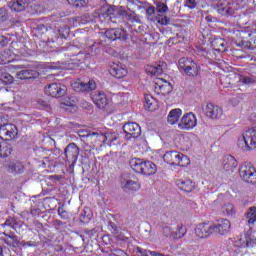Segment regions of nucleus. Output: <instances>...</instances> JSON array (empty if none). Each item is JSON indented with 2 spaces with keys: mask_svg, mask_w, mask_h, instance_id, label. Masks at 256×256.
Returning a JSON list of instances; mask_svg holds the SVG:
<instances>
[{
  "mask_svg": "<svg viewBox=\"0 0 256 256\" xmlns=\"http://www.w3.org/2000/svg\"><path fill=\"white\" fill-rule=\"evenodd\" d=\"M163 159L168 165H177L178 167H187L191 163L189 157L177 151L166 152Z\"/></svg>",
  "mask_w": 256,
  "mask_h": 256,
  "instance_id": "f257e3e1",
  "label": "nucleus"
},
{
  "mask_svg": "<svg viewBox=\"0 0 256 256\" xmlns=\"http://www.w3.org/2000/svg\"><path fill=\"white\" fill-rule=\"evenodd\" d=\"M238 147L246 151L256 149V127L248 129L243 137L238 140Z\"/></svg>",
  "mask_w": 256,
  "mask_h": 256,
  "instance_id": "f03ea898",
  "label": "nucleus"
},
{
  "mask_svg": "<svg viewBox=\"0 0 256 256\" xmlns=\"http://www.w3.org/2000/svg\"><path fill=\"white\" fill-rule=\"evenodd\" d=\"M178 69L184 71L188 77H197V75H199L197 63L189 58H180L178 61Z\"/></svg>",
  "mask_w": 256,
  "mask_h": 256,
  "instance_id": "7ed1b4c3",
  "label": "nucleus"
},
{
  "mask_svg": "<svg viewBox=\"0 0 256 256\" xmlns=\"http://www.w3.org/2000/svg\"><path fill=\"white\" fill-rule=\"evenodd\" d=\"M19 133L15 124H3L0 126V139L4 141H11L15 139Z\"/></svg>",
  "mask_w": 256,
  "mask_h": 256,
  "instance_id": "20e7f679",
  "label": "nucleus"
},
{
  "mask_svg": "<svg viewBox=\"0 0 256 256\" xmlns=\"http://www.w3.org/2000/svg\"><path fill=\"white\" fill-rule=\"evenodd\" d=\"M240 177L246 183H256V171L251 164H244L240 168Z\"/></svg>",
  "mask_w": 256,
  "mask_h": 256,
  "instance_id": "39448f33",
  "label": "nucleus"
},
{
  "mask_svg": "<svg viewBox=\"0 0 256 256\" xmlns=\"http://www.w3.org/2000/svg\"><path fill=\"white\" fill-rule=\"evenodd\" d=\"M45 93L50 97H63L67 93V87L61 83H52L45 87Z\"/></svg>",
  "mask_w": 256,
  "mask_h": 256,
  "instance_id": "423d86ee",
  "label": "nucleus"
},
{
  "mask_svg": "<svg viewBox=\"0 0 256 256\" xmlns=\"http://www.w3.org/2000/svg\"><path fill=\"white\" fill-rule=\"evenodd\" d=\"M178 127L179 129H186L187 131H189V129H194V127H197V116L192 112L184 114Z\"/></svg>",
  "mask_w": 256,
  "mask_h": 256,
  "instance_id": "0eeeda50",
  "label": "nucleus"
},
{
  "mask_svg": "<svg viewBox=\"0 0 256 256\" xmlns=\"http://www.w3.org/2000/svg\"><path fill=\"white\" fill-rule=\"evenodd\" d=\"M105 37H107V39H111L112 41H117V39L127 41L129 39V34H127L125 30L121 28H111L105 31Z\"/></svg>",
  "mask_w": 256,
  "mask_h": 256,
  "instance_id": "6e6552de",
  "label": "nucleus"
},
{
  "mask_svg": "<svg viewBox=\"0 0 256 256\" xmlns=\"http://www.w3.org/2000/svg\"><path fill=\"white\" fill-rule=\"evenodd\" d=\"M203 112L209 119H220L221 115H223V109L213 103L203 106Z\"/></svg>",
  "mask_w": 256,
  "mask_h": 256,
  "instance_id": "1a4fd4ad",
  "label": "nucleus"
},
{
  "mask_svg": "<svg viewBox=\"0 0 256 256\" xmlns=\"http://www.w3.org/2000/svg\"><path fill=\"white\" fill-rule=\"evenodd\" d=\"M128 139H137L141 135V126L136 122H128L123 126Z\"/></svg>",
  "mask_w": 256,
  "mask_h": 256,
  "instance_id": "9d476101",
  "label": "nucleus"
},
{
  "mask_svg": "<svg viewBox=\"0 0 256 256\" xmlns=\"http://www.w3.org/2000/svg\"><path fill=\"white\" fill-rule=\"evenodd\" d=\"M195 235L199 239H207L210 235H213V225L209 223H200L195 228Z\"/></svg>",
  "mask_w": 256,
  "mask_h": 256,
  "instance_id": "9b49d317",
  "label": "nucleus"
},
{
  "mask_svg": "<svg viewBox=\"0 0 256 256\" xmlns=\"http://www.w3.org/2000/svg\"><path fill=\"white\" fill-rule=\"evenodd\" d=\"M64 155L67 161L74 165V163H77V159L79 157V147L76 146L75 143L68 144L64 150Z\"/></svg>",
  "mask_w": 256,
  "mask_h": 256,
  "instance_id": "f8f14e48",
  "label": "nucleus"
},
{
  "mask_svg": "<svg viewBox=\"0 0 256 256\" xmlns=\"http://www.w3.org/2000/svg\"><path fill=\"white\" fill-rule=\"evenodd\" d=\"M93 103L98 109H105L109 105V98L105 92L96 91L92 94Z\"/></svg>",
  "mask_w": 256,
  "mask_h": 256,
  "instance_id": "ddd939ff",
  "label": "nucleus"
},
{
  "mask_svg": "<svg viewBox=\"0 0 256 256\" xmlns=\"http://www.w3.org/2000/svg\"><path fill=\"white\" fill-rule=\"evenodd\" d=\"M231 229V222L228 219H222L217 224H212V233H216L218 235H225L229 233Z\"/></svg>",
  "mask_w": 256,
  "mask_h": 256,
  "instance_id": "4468645a",
  "label": "nucleus"
},
{
  "mask_svg": "<svg viewBox=\"0 0 256 256\" xmlns=\"http://www.w3.org/2000/svg\"><path fill=\"white\" fill-rule=\"evenodd\" d=\"M88 137H99L100 139H103V143L106 145H112L117 141V139H119V135L113 132H107L104 135L97 132H91L88 134Z\"/></svg>",
  "mask_w": 256,
  "mask_h": 256,
  "instance_id": "2eb2a0df",
  "label": "nucleus"
},
{
  "mask_svg": "<svg viewBox=\"0 0 256 256\" xmlns=\"http://www.w3.org/2000/svg\"><path fill=\"white\" fill-rule=\"evenodd\" d=\"M74 91H77L78 93H85V91L89 92V91H95V89H97V84L93 81L90 80L87 83L84 82H75L72 85Z\"/></svg>",
  "mask_w": 256,
  "mask_h": 256,
  "instance_id": "dca6fc26",
  "label": "nucleus"
},
{
  "mask_svg": "<svg viewBox=\"0 0 256 256\" xmlns=\"http://www.w3.org/2000/svg\"><path fill=\"white\" fill-rule=\"evenodd\" d=\"M127 68L123 67L121 64L113 63L110 66V75L112 77H116V79H123V77H127Z\"/></svg>",
  "mask_w": 256,
  "mask_h": 256,
  "instance_id": "f3484780",
  "label": "nucleus"
},
{
  "mask_svg": "<svg viewBox=\"0 0 256 256\" xmlns=\"http://www.w3.org/2000/svg\"><path fill=\"white\" fill-rule=\"evenodd\" d=\"M29 3V0H13L8 3V7H10L12 11L20 13L21 11H25V9L29 7Z\"/></svg>",
  "mask_w": 256,
  "mask_h": 256,
  "instance_id": "a211bd4d",
  "label": "nucleus"
},
{
  "mask_svg": "<svg viewBox=\"0 0 256 256\" xmlns=\"http://www.w3.org/2000/svg\"><path fill=\"white\" fill-rule=\"evenodd\" d=\"M165 69H167V63L165 62H159L158 64L148 65L146 67V71L150 75H163Z\"/></svg>",
  "mask_w": 256,
  "mask_h": 256,
  "instance_id": "6ab92c4d",
  "label": "nucleus"
},
{
  "mask_svg": "<svg viewBox=\"0 0 256 256\" xmlns=\"http://www.w3.org/2000/svg\"><path fill=\"white\" fill-rule=\"evenodd\" d=\"M237 159L233 157L232 155H227L223 158L222 166L224 171H235L237 169Z\"/></svg>",
  "mask_w": 256,
  "mask_h": 256,
  "instance_id": "aec40b11",
  "label": "nucleus"
},
{
  "mask_svg": "<svg viewBox=\"0 0 256 256\" xmlns=\"http://www.w3.org/2000/svg\"><path fill=\"white\" fill-rule=\"evenodd\" d=\"M176 185L180 189V191H184V193H191L195 189V182L192 180H176Z\"/></svg>",
  "mask_w": 256,
  "mask_h": 256,
  "instance_id": "412c9836",
  "label": "nucleus"
},
{
  "mask_svg": "<svg viewBox=\"0 0 256 256\" xmlns=\"http://www.w3.org/2000/svg\"><path fill=\"white\" fill-rule=\"evenodd\" d=\"M118 13L121 15V17H125L127 21H130L131 23H139V16L137 13H135V11L130 9L126 10L125 8L121 7Z\"/></svg>",
  "mask_w": 256,
  "mask_h": 256,
  "instance_id": "4be33fe9",
  "label": "nucleus"
},
{
  "mask_svg": "<svg viewBox=\"0 0 256 256\" xmlns=\"http://www.w3.org/2000/svg\"><path fill=\"white\" fill-rule=\"evenodd\" d=\"M241 247H247V249H256L255 236L245 235L240 238Z\"/></svg>",
  "mask_w": 256,
  "mask_h": 256,
  "instance_id": "5701e85b",
  "label": "nucleus"
},
{
  "mask_svg": "<svg viewBox=\"0 0 256 256\" xmlns=\"http://www.w3.org/2000/svg\"><path fill=\"white\" fill-rule=\"evenodd\" d=\"M157 173V165L151 161H144L142 166V175H155Z\"/></svg>",
  "mask_w": 256,
  "mask_h": 256,
  "instance_id": "b1692460",
  "label": "nucleus"
},
{
  "mask_svg": "<svg viewBox=\"0 0 256 256\" xmlns=\"http://www.w3.org/2000/svg\"><path fill=\"white\" fill-rule=\"evenodd\" d=\"M4 237H2V241L8 245V247H13L14 249H17L19 247V239L16 235H9L5 232H3Z\"/></svg>",
  "mask_w": 256,
  "mask_h": 256,
  "instance_id": "393cba45",
  "label": "nucleus"
},
{
  "mask_svg": "<svg viewBox=\"0 0 256 256\" xmlns=\"http://www.w3.org/2000/svg\"><path fill=\"white\" fill-rule=\"evenodd\" d=\"M13 153V144L9 142H2L0 143V158L5 159L9 157Z\"/></svg>",
  "mask_w": 256,
  "mask_h": 256,
  "instance_id": "a878e982",
  "label": "nucleus"
},
{
  "mask_svg": "<svg viewBox=\"0 0 256 256\" xmlns=\"http://www.w3.org/2000/svg\"><path fill=\"white\" fill-rule=\"evenodd\" d=\"M182 114H183V111L179 108L171 110L168 114V123L170 125H175V123L179 121Z\"/></svg>",
  "mask_w": 256,
  "mask_h": 256,
  "instance_id": "bb28decb",
  "label": "nucleus"
},
{
  "mask_svg": "<svg viewBox=\"0 0 256 256\" xmlns=\"http://www.w3.org/2000/svg\"><path fill=\"white\" fill-rule=\"evenodd\" d=\"M13 60V52L9 49H5L0 52V65H7Z\"/></svg>",
  "mask_w": 256,
  "mask_h": 256,
  "instance_id": "cd10ccee",
  "label": "nucleus"
},
{
  "mask_svg": "<svg viewBox=\"0 0 256 256\" xmlns=\"http://www.w3.org/2000/svg\"><path fill=\"white\" fill-rule=\"evenodd\" d=\"M212 47L214 51H217L218 53H225V51H227V48L225 47V40L222 38H215L212 41Z\"/></svg>",
  "mask_w": 256,
  "mask_h": 256,
  "instance_id": "c85d7f7f",
  "label": "nucleus"
},
{
  "mask_svg": "<svg viewBox=\"0 0 256 256\" xmlns=\"http://www.w3.org/2000/svg\"><path fill=\"white\" fill-rule=\"evenodd\" d=\"M16 75L18 79L23 80V79H35V77H37V75L39 74L35 70H21L17 72Z\"/></svg>",
  "mask_w": 256,
  "mask_h": 256,
  "instance_id": "c756f323",
  "label": "nucleus"
},
{
  "mask_svg": "<svg viewBox=\"0 0 256 256\" xmlns=\"http://www.w3.org/2000/svg\"><path fill=\"white\" fill-rule=\"evenodd\" d=\"M145 104L144 107L148 111H155L157 109V100L151 95H146L144 98Z\"/></svg>",
  "mask_w": 256,
  "mask_h": 256,
  "instance_id": "7c9ffc66",
  "label": "nucleus"
},
{
  "mask_svg": "<svg viewBox=\"0 0 256 256\" xmlns=\"http://www.w3.org/2000/svg\"><path fill=\"white\" fill-rule=\"evenodd\" d=\"M145 161H142L140 158H132L130 160V167L136 173H142L143 171V164Z\"/></svg>",
  "mask_w": 256,
  "mask_h": 256,
  "instance_id": "2f4dec72",
  "label": "nucleus"
},
{
  "mask_svg": "<svg viewBox=\"0 0 256 256\" xmlns=\"http://www.w3.org/2000/svg\"><path fill=\"white\" fill-rule=\"evenodd\" d=\"M23 164L21 162H11L7 166L8 173H15V174H21L23 173Z\"/></svg>",
  "mask_w": 256,
  "mask_h": 256,
  "instance_id": "473e14b6",
  "label": "nucleus"
},
{
  "mask_svg": "<svg viewBox=\"0 0 256 256\" xmlns=\"http://www.w3.org/2000/svg\"><path fill=\"white\" fill-rule=\"evenodd\" d=\"M124 189L128 191H139L141 189V184L139 181L127 180L124 184Z\"/></svg>",
  "mask_w": 256,
  "mask_h": 256,
  "instance_id": "72a5a7b5",
  "label": "nucleus"
},
{
  "mask_svg": "<svg viewBox=\"0 0 256 256\" xmlns=\"http://www.w3.org/2000/svg\"><path fill=\"white\" fill-rule=\"evenodd\" d=\"M245 217L248 220L249 225H255L256 221V207H250L245 213Z\"/></svg>",
  "mask_w": 256,
  "mask_h": 256,
  "instance_id": "f704fd0d",
  "label": "nucleus"
},
{
  "mask_svg": "<svg viewBox=\"0 0 256 256\" xmlns=\"http://www.w3.org/2000/svg\"><path fill=\"white\" fill-rule=\"evenodd\" d=\"M69 5L75 7L76 9H83V7H87L89 0H67Z\"/></svg>",
  "mask_w": 256,
  "mask_h": 256,
  "instance_id": "c9c22d12",
  "label": "nucleus"
},
{
  "mask_svg": "<svg viewBox=\"0 0 256 256\" xmlns=\"http://www.w3.org/2000/svg\"><path fill=\"white\" fill-rule=\"evenodd\" d=\"M222 213L224 215L233 216L235 215V206L231 203H226L222 206Z\"/></svg>",
  "mask_w": 256,
  "mask_h": 256,
  "instance_id": "e433bc0d",
  "label": "nucleus"
},
{
  "mask_svg": "<svg viewBox=\"0 0 256 256\" xmlns=\"http://www.w3.org/2000/svg\"><path fill=\"white\" fill-rule=\"evenodd\" d=\"M185 233H187V228L181 225L176 232H172V237L173 239H181V237H185Z\"/></svg>",
  "mask_w": 256,
  "mask_h": 256,
  "instance_id": "4c0bfd02",
  "label": "nucleus"
},
{
  "mask_svg": "<svg viewBox=\"0 0 256 256\" xmlns=\"http://www.w3.org/2000/svg\"><path fill=\"white\" fill-rule=\"evenodd\" d=\"M146 15H147V19L149 21H151L152 23H155V21L157 19V15H155V7L154 6H150L147 8Z\"/></svg>",
  "mask_w": 256,
  "mask_h": 256,
  "instance_id": "58836bf2",
  "label": "nucleus"
},
{
  "mask_svg": "<svg viewBox=\"0 0 256 256\" xmlns=\"http://www.w3.org/2000/svg\"><path fill=\"white\" fill-rule=\"evenodd\" d=\"M0 81H2V83H4V85H11V83H13V81H15V78H13L11 76V74H9V73H3L0 76Z\"/></svg>",
  "mask_w": 256,
  "mask_h": 256,
  "instance_id": "ea45409f",
  "label": "nucleus"
},
{
  "mask_svg": "<svg viewBox=\"0 0 256 256\" xmlns=\"http://www.w3.org/2000/svg\"><path fill=\"white\" fill-rule=\"evenodd\" d=\"M58 35L61 39H67L69 37V27L63 25L58 29Z\"/></svg>",
  "mask_w": 256,
  "mask_h": 256,
  "instance_id": "a19ab883",
  "label": "nucleus"
},
{
  "mask_svg": "<svg viewBox=\"0 0 256 256\" xmlns=\"http://www.w3.org/2000/svg\"><path fill=\"white\" fill-rule=\"evenodd\" d=\"M159 89H160L161 93L163 95H165V94L171 93L173 91V86L171 85V83L165 81V83L163 85L159 86Z\"/></svg>",
  "mask_w": 256,
  "mask_h": 256,
  "instance_id": "79ce46f5",
  "label": "nucleus"
},
{
  "mask_svg": "<svg viewBox=\"0 0 256 256\" xmlns=\"http://www.w3.org/2000/svg\"><path fill=\"white\" fill-rule=\"evenodd\" d=\"M156 21H157V23H159V25H169L171 20L167 16L157 14L156 15Z\"/></svg>",
  "mask_w": 256,
  "mask_h": 256,
  "instance_id": "37998d69",
  "label": "nucleus"
},
{
  "mask_svg": "<svg viewBox=\"0 0 256 256\" xmlns=\"http://www.w3.org/2000/svg\"><path fill=\"white\" fill-rule=\"evenodd\" d=\"M156 11L157 13H167V11H169V7L163 2H157Z\"/></svg>",
  "mask_w": 256,
  "mask_h": 256,
  "instance_id": "c03bdc74",
  "label": "nucleus"
},
{
  "mask_svg": "<svg viewBox=\"0 0 256 256\" xmlns=\"http://www.w3.org/2000/svg\"><path fill=\"white\" fill-rule=\"evenodd\" d=\"M217 11L220 15H231V7H225L223 5H220Z\"/></svg>",
  "mask_w": 256,
  "mask_h": 256,
  "instance_id": "a18cd8bd",
  "label": "nucleus"
},
{
  "mask_svg": "<svg viewBox=\"0 0 256 256\" xmlns=\"http://www.w3.org/2000/svg\"><path fill=\"white\" fill-rule=\"evenodd\" d=\"M9 19V14L7 13V9L0 8V23H5Z\"/></svg>",
  "mask_w": 256,
  "mask_h": 256,
  "instance_id": "49530a36",
  "label": "nucleus"
},
{
  "mask_svg": "<svg viewBox=\"0 0 256 256\" xmlns=\"http://www.w3.org/2000/svg\"><path fill=\"white\" fill-rule=\"evenodd\" d=\"M184 7H187L188 9H195V7H197V1L196 0H186Z\"/></svg>",
  "mask_w": 256,
  "mask_h": 256,
  "instance_id": "de8ad7c7",
  "label": "nucleus"
},
{
  "mask_svg": "<svg viewBox=\"0 0 256 256\" xmlns=\"http://www.w3.org/2000/svg\"><path fill=\"white\" fill-rule=\"evenodd\" d=\"M240 82L244 85H253V83H255V79L251 77H242L240 78Z\"/></svg>",
  "mask_w": 256,
  "mask_h": 256,
  "instance_id": "09e8293b",
  "label": "nucleus"
},
{
  "mask_svg": "<svg viewBox=\"0 0 256 256\" xmlns=\"http://www.w3.org/2000/svg\"><path fill=\"white\" fill-rule=\"evenodd\" d=\"M162 233L164 237H173V232L171 231V228L168 226L162 228Z\"/></svg>",
  "mask_w": 256,
  "mask_h": 256,
  "instance_id": "8fccbe9b",
  "label": "nucleus"
},
{
  "mask_svg": "<svg viewBox=\"0 0 256 256\" xmlns=\"http://www.w3.org/2000/svg\"><path fill=\"white\" fill-rule=\"evenodd\" d=\"M84 233L86 235H88V237H93V235H95V233H97V229H85Z\"/></svg>",
  "mask_w": 256,
  "mask_h": 256,
  "instance_id": "3c124183",
  "label": "nucleus"
},
{
  "mask_svg": "<svg viewBox=\"0 0 256 256\" xmlns=\"http://www.w3.org/2000/svg\"><path fill=\"white\" fill-rule=\"evenodd\" d=\"M137 253H139L141 256H149L147 253H149V251L141 248V247H137L136 249Z\"/></svg>",
  "mask_w": 256,
  "mask_h": 256,
  "instance_id": "603ef678",
  "label": "nucleus"
},
{
  "mask_svg": "<svg viewBox=\"0 0 256 256\" xmlns=\"http://www.w3.org/2000/svg\"><path fill=\"white\" fill-rule=\"evenodd\" d=\"M38 105H40V107H44V108L49 107V103L45 100H38Z\"/></svg>",
  "mask_w": 256,
  "mask_h": 256,
  "instance_id": "864d4df0",
  "label": "nucleus"
},
{
  "mask_svg": "<svg viewBox=\"0 0 256 256\" xmlns=\"http://www.w3.org/2000/svg\"><path fill=\"white\" fill-rule=\"evenodd\" d=\"M148 253L151 255V256H166L165 254H161L157 251H151L149 250Z\"/></svg>",
  "mask_w": 256,
  "mask_h": 256,
  "instance_id": "5fc2aeb1",
  "label": "nucleus"
},
{
  "mask_svg": "<svg viewBox=\"0 0 256 256\" xmlns=\"http://www.w3.org/2000/svg\"><path fill=\"white\" fill-rule=\"evenodd\" d=\"M38 31H47V26L45 24H40L37 26Z\"/></svg>",
  "mask_w": 256,
  "mask_h": 256,
  "instance_id": "6e6d98bb",
  "label": "nucleus"
},
{
  "mask_svg": "<svg viewBox=\"0 0 256 256\" xmlns=\"http://www.w3.org/2000/svg\"><path fill=\"white\" fill-rule=\"evenodd\" d=\"M23 246H24V247H25V246H27V247H35V242L28 241V242H25V243L23 244Z\"/></svg>",
  "mask_w": 256,
  "mask_h": 256,
  "instance_id": "4d7b16f0",
  "label": "nucleus"
},
{
  "mask_svg": "<svg viewBox=\"0 0 256 256\" xmlns=\"http://www.w3.org/2000/svg\"><path fill=\"white\" fill-rule=\"evenodd\" d=\"M250 120L252 121V123H256V112L250 115Z\"/></svg>",
  "mask_w": 256,
  "mask_h": 256,
  "instance_id": "13d9d810",
  "label": "nucleus"
},
{
  "mask_svg": "<svg viewBox=\"0 0 256 256\" xmlns=\"http://www.w3.org/2000/svg\"><path fill=\"white\" fill-rule=\"evenodd\" d=\"M5 41H7V39L3 35H0V45H5Z\"/></svg>",
  "mask_w": 256,
  "mask_h": 256,
  "instance_id": "bf43d9fd",
  "label": "nucleus"
},
{
  "mask_svg": "<svg viewBox=\"0 0 256 256\" xmlns=\"http://www.w3.org/2000/svg\"><path fill=\"white\" fill-rule=\"evenodd\" d=\"M64 105H66L67 107H75V101H72V102H64Z\"/></svg>",
  "mask_w": 256,
  "mask_h": 256,
  "instance_id": "052dcab7",
  "label": "nucleus"
},
{
  "mask_svg": "<svg viewBox=\"0 0 256 256\" xmlns=\"http://www.w3.org/2000/svg\"><path fill=\"white\" fill-rule=\"evenodd\" d=\"M4 225L11 226V220H6V222L4 223Z\"/></svg>",
  "mask_w": 256,
  "mask_h": 256,
  "instance_id": "680f3d73",
  "label": "nucleus"
},
{
  "mask_svg": "<svg viewBox=\"0 0 256 256\" xmlns=\"http://www.w3.org/2000/svg\"><path fill=\"white\" fill-rule=\"evenodd\" d=\"M110 227H111L112 229H115V227H117V226H115V223L110 222Z\"/></svg>",
  "mask_w": 256,
  "mask_h": 256,
  "instance_id": "e2e57ef3",
  "label": "nucleus"
},
{
  "mask_svg": "<svg viewBox=\"0 0 256 256\" xmlns=\"http://www.w3.org/2000/svg\"><path fill=\"white\" fill-rule=\"evenodd\" d=\"M15 69H23V66L22 65H16Z\"/></svg>",
  "mask_w": 256,
  "mask_h": 256,
  "instance_id": "0e129e2a",
  "label": "nucleus"
},
{
  "mask_svg": "<svg viewBox=\"0 0 256 256\" xmlns=\"http://www.w3.org/2000/svg\"><path fill=\"white\" fill-rule=\"evenodd\" d=\"M206 21H208V23H211V21H212V20H211V17L207 16V17H206Z\"/></svg>",
  "mask_w": 256,
  "mask_h": 256,
  "instance_id": "69168bd1",
  "label": "nucleus"
},
{
  "mask_svg": "<svg viewBox=\"0 0 256 256\" xmlns=\"http://www.w3.org/2000/svg\"><path fill=\"white\" fill-rule=\"evenodd\" d=\"M0 256H3V247L0 246Z\"/></svg>",
  "mask_w": 256,
  "mask_h": 256,
  "instance_id": "338daca9",
  "label": "nucleus"
},
{
  "mask_svg": "<svg viewBox=\"0 0 256 256\" xmlns=\"http://www.w3.org/2000/svg\"><path fill=\"white\" fill-rule=\"evenodd\" d=\"M56 179H59V176H56Z\"/></svg>",
  "mask_w": 256,
  "mask_h": 256,
  "instance_id": "774afa93",
  "label": "nucleus"
}]
</instances>
